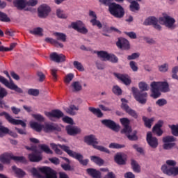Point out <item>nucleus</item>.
<instances>
[{"label":"nucleus","mask_w":178,"mask_h":178,"mask_svg":"<svg viewBox=\"0 0 178 178\" xmlns=\"http://www.w3.org/2000/svg\"><path fill=\"white\" fill-rule=\"evenodd\" d=\"M51 147L54 149L56 154H58V155H62V150L59 149L61 148V149L66 152L69 156L74 158V159H76L82 166H87V165H88V162H90L88 159H83L84 156L83 154L71 150L70 147L65 145H56L55 143H51ZM58 147H59V148H58Z\"/></svg>","instance_id":"f257e3e1"},{"label":"nucleus","mask_w":178,"mask_h":178,"mask_svg":"<svg viewBox=\"0 0 178 178\" xmlns=\"http://www.w3.org/2000/svg\"><path fill=\"white\" fill-rule=\"evenodd\" d=\"M120 121L124 127L121 131L122 134H125L130 141H137V140H138V136H137V131H133L131 127H130V120L127 118H121Z\"/></svg>","instance_id":"f03ea898"},{"label":"nucleus","mask_w":178,"mask_h":178,"mask_svg":"<svg viewBox=\"0 0 178 178\" xmlns=\"http://www.w3.org/2000/svg\"><path fill=\"white\" fill-rule=\"evenodd\" d=\"M39 170L42 173H44V176L41 175L40 172H38V170L35 168H33L31 170V173L33 175V176H35V177H39V178H58L56 176V172L55 170H52L50 167H42L39 168Z\"/></svg>","instance_id":"7ed1b4c3"},{"label":"nucleus","mask_w":178,"mask_h":178,"mask_svg":"<svg viewBox=\"0 0 178 178\" xmlns=\"http://www.w3.org/2000/svg\"><path fill=\"white\" fill-rule=\"evenodd\" d=\"M83 140L86 144L88 145H92L95 149H98V151H101V152H106V154H111V151L108 148L98 145V139L95 135L90 134L89 136H86Z\"/></svg>","instance_id":"20e7f679"},{"label":"nucleus","mask_w":178,"mask_h":178,"mask_svg":"<svg viewBox=\"0 0 178 178\" xmlns=\"http://www.w3.org/2000/svg\"><path fill=\"white\" fill-rule=\"evenodd\" d=\"M108 12L117 19H122L124 16V8L116 3H111L108 5Z\"/></svg>","instance_id":"39448f33"},{"label":"nucleus","mask_w":178,"mask_h":178,"mask_svg":"<svg viewBox=\"0 0 178 178\" xmlns=\"http://www.w3.org/2000/svg\"><path fill=\"white\" fill-rule=\"evenodd\" d=\"M95 54H97L98 58L106 62V60H109L112 63H118L119 62V58L114 54H109L108 51H96Z\"/></svg>","instance_id":"423d86ee"},{"label":"nucleus","mask_w":178,"mask_h":178,"mask_svg":"<svg viewBox=\"0 0 178 178\" xmlns=\"http://www.w3.org/2000/svg\"><path fill=\"white\" fill-rule=\"evenodd\" d=\"M131 91L136 101L139 102V104H142V105L147 104V97H148L147 92L138 91V89H137L136 87H132Z\"/></svg>","instance_id":"0eeeda50"},{"label":"nucleus","mask_w":178,"mask_h":178,"mask_svg":"<svg viewBox=\"0 0 178 178\" xmlns=\"http://www.w3.org/2000/svg\"><path fill=\"white\" fill-rule=\"evenodd\" d=\"M121 108L122 111H124L126 113H128L129 116H131V118H134V119H138V113H137V111L132 109L129 106V101L124 98L121 99Z\"/></svg>","instance_id":"6e6552de"},{"label":"nucleus","mask_w":178,"mask_h":178,"mask_svg":"<svg viewBox=\"0 0 178 178\" xmlns=\"http://www.w3.org/2000/svg\"><path fill=\"white\" fill-rule=\"evenodd\" d=\"M2 116H4L6 120L10 123L11 124H13L14 126H18L19 124H20L22 127H24V129H26V127L27 126L26 122H24L23 120L13 118L12 116L6 111L0 113V117Z\"/></svg>","instance_id":"1a4fd4ad"},{"label":"nucleus","mask_w":178,"mask_h":178,"mask_svg":"<svg viewBox=\"0 0 178 178\" xmlns=\"http://www.w3.org/2000/svg\"><path fill=\"white\" fill-rule=\"evenodd\" d=\"M0 83L1 84H3L5 86L7 87V88H9V90H13V91H15V92H17L18 94H23V89L19 88L17 85L15 84V83L12 81L9 82L6 78L0 75Z\"/></svg>","instance_id":"9d476101"},{"label":"nucleus","mask_w":178,"mask_h":178,"mask_svg":"<svg viewBox=\"0 0 178 178\" xmlns=\"http://www.w3.org/2000/svg\"><path fill=\"white\" fill-rule=\"evenodd\" d=\"M44 133H52L53 131H62V128L54 122H45L43 125Z\"/></svg>","instance_id":"9b49d317"},{"label":"nucleus","mask_w":178,"mask_h":178,"mask_svg":"<svg viewBox=\"0 0 178 178\" xmlns=\"http://www.w3.org/2000/svg\"><path fill=\"white\" fill-rule=\"evenodd\" d=\"M146 141L148 145L155 149V148H158V145H159V142L158 141V138L152 136V132L149 131L147 133Z\"/></svg>","instance_id":"f8f14e48"},{"label":"nucleus","mask_w":178,"mask_h":178,"mask_svg":"<svg viewBox=\"0 0 178 178\" xmlns=\"http://www.w3.org/2000/svg\"><path fill=\"white\" fill-rule=\"evenodd\" d=\"M159 22L161 24H164L165 27L172 29V27H173V24L176 23V20H175L174 18L170 17L169 15H165L159 18Z\"/></svg>","instance_id":"ddd939ff"},{"label":"nucleus","mask_w":178,"mask_h":178,"mask_svg":"<svg viewBox=\"0 0 178 178\" xmlns=\"http://www.w3.org/2000/svg\"><path fill=\"white\" fill-rule=\"evenodd\" d=\"M51 8L47 4H42L38 8V16L41 19H45L49 15Z\"/></svg>","instance_id":"4468645a"},{"label":"nucleus","mask_w":178,"mask_h":178,"mask_svg":"<svg viewBox=\"0 0 178 178\" xmlns=\"http://www.w3.org/2000/svg\"><path fill=\"white\" fill-rule=\"evenodd\" d=\"M161 170L163 173L168 176H177L178 175V167H170L168 168V165L165 164L162 165Z\"/></svg>","instance_id":"2eb2a0df"},{"label":"nucleus","mask_w":178,"mask_h":178,"mask_svg":"<svg viewBox=\"0 0 178 178\" xmlns=\"http://www.w3.org/2000/svg\"><path fill=\"white\" fill-rule=\"evenodd\" d=\"M102 123L104 126H106V127L111 129V130H113V131H119V129H120V127L116 124V122L112 120H102Z\"/></svg>","instance_id":"dca6fc26"},{"label":"nucleus","mask_w":178,"mask_h":178,"mask_svg":"<svg viewBox=\"0 0 178 178\" xmlns=\"http://www.w3.org/2000/svg\"><path fill=\"white\" fill-rule=\"evenodd\" d=\"M44 115L52 120V118H56V119H60V118H63L65 114L59 109L52 110L51 112H45Z\"/></svg>","instance_id":"f3484780"},{"label":"nucleus","mask_w":178,"mask_h":178,"mask_svg":"<svg viewBox=\"0 0 178 178\" xmlns=\"http://www.w3.org/2000/svg\"><path fill=\"white\" fill-rule=\"evenodd\" d=\"M114 76L120 80L125 86H130L131 84V79L130 76L127 74L114 73Z\"/></svg>","instance_id":"a211bd4d"},{"label":"nucleus","mask_w":178,"mask_h":178,"mask_svg":"<svg viewBox=\"0 0 178 178\" xmlns=\"http://www.w3.org/2000/svg\"><path fill=\"white\" fill-rule=\"evenodd\" d=\"M81 24H83V22L78 21L76 22H72L71 26L72 29L78 31V33H81V34H87V33H88V29L84 26L80 28L79 26H81Z\"/></svg>","instance_id":"6ab92c4d"},{"label":"nucleus","mask_w":178,"mask_h":178,"mask_svg":"<svg viewBox=\"0 0 178 178\" xmlns=\"http://www.w3.org/2000/svg\"><path fill=\"white\" fill-rule=\"evenodd\" d=\"M150 87L152 92L150 97H152V98H154V99H156L157 98H159L161 95H162V94L160 92V90L156 87V82H152V83L150 84Z\"/></svg>","instance_id":"aec40b11"},{"label":"nucleus","mask_w":178,"mask_h":178,"mask_svg":"<svg viewBox=\"0 0 178 178\" xmlns=\"http://www.w3.org/2000/svg\"><path fill=\"white\" fill-rule=\"evenodd\" d=\"M65 129L69 136H77L81 133V129L76 126L67 125Z\"/></svg>","instance_id":"412c9836"},{"label":"nucleus","mask_w":178,"mask_h":178,"mask_svg":"<svg viewBox=\"0 0 178 178\" xmlns=\"http://www.w3.org/2000/svg\"><path fill=\"white\" fill-rule=\"evenodd\" d=\"M28 158L30 162H41L42 161V155H41V152H32L28 155Z\"/></svg>","instance_id":"4be33fe9"},{"label":"nucleus","mask_w":178,"mask_h":178,"mask_svg":"<svg viewBox=\"0 0 178 178\" xmlns=\"http://www.w3.org/2000/svg\"><path fill=\"white\" fill-rule=\"evenodd\" d=\"M163 126V121L159 120L158 122L152 128V132L161 137L163 134V131L161 129Z\"/></svg>","instance_id":"5701e85b"},{"label":"nucleus","mask_w":178,"mask_h":178,"mask_svg":"<svg viewBox=\"0 0 178 178\" xmlns=\"http://www.w3.org/2000/svg\"><path fill=\"white\" fill-rule=\"evenodd\" d=\"M116 45L121 49H130V43L129 42V40L124 38L119 39L116 43Z\"/></svg>","instance_id":"b1692460"},{"label":"nucleus","mask_w":178,"mask_h":178,"mask_svg":"<svg viewBox=\"0 0 178 178\" xmlns=\"http://www.w3.org/2000/svg\"><path fill=\"white\" fill-rule=\"evenodd\" d=\"M50 59L53 62H56V63H60V62H65L66 60V56L63 54H58V53H53L50 55Z\"/></svg>","instance_id":"393cba45"},{"label":"nucleus","mask_w":178,"mask_h":178,"mask_svg":"<svg viewBox=\"0 0 178 178\" xmlns=\"http://www.w3.org/2000/svg\"><path fill=\"white\" fill-rule=\"evenodd\" d=\"M156 87L161 91V92H169V83L167 81L156 82Z\"/></svg>","instance_id":"a878e982"},{"label":"nucleus","mask_w":178,"mask_h":178,"mask_svg":"<svg viewBox=\"0 0 178 178\" xmlns=\"http://www.w3.org/2000/svg\"><path fill=\"white\" fill-rule=\"evenodd\" d=\"M87 174L92 178H101L102 174L99 170H97L95 168H87Z\"/></svg>","instance_id":"bb28decb"},{"label":"nucleus","mask_w":178,"mask_h":178,"mask_svg":"<svg viewBox=\"0 0 178 178\" xmlns=\"http://www.w3.org/2000/svg\"><path fill=\"white\" fill-rule=\"evenodd\" d=\"M89 16L94 17V19L90 20V23L92 24V26H97L98 29H102V24H101V22L99 20H97V14H95V12L90 11Z\"/></svg>","instance_id":"cd10ccee"},{"label":"nucleus","mask_w":178,"mask_h":178,"mask_svg":"<svg viewBox=\"0 0 178 178\" xmlns=\"http://www.w3.org/2000/svg\"><path fill=\"white\" fill-rule=\"evenodd\" d=\"M90 161L97 165V166H104L105 161L98 156H90Z\"/></svg>","instance_id":"c85d7f7f"},{"label":"nucleus","mask_w":178,"mask_h":178,"mask_svg":"<svg viewBox=\"0 0 178 178\" xmlns=\"http://www.w3.org/2000/svg\"><path fill=\"white\" fill-rule=\"evenodd\" d=\"M13 3L14 6L17 8L19 10H23V9H24V8L26 6V0H15Z\"/></svg>","instance_id":"c756f323"},{"label":"nucleus","mask_w":178,"mask_h":178,"mask_svg":"<svg viewBox=\"0 0 178 178\" xmlns=\"http://www.w3.org/2000/svg\"><path fill=\"white\" fill-rule=\"evenodd\" d=\"M114 161L118 165H126V159L123 158L120 153L117 154L114 156Z\"/></svg>","instance_id":"7c9ffc66"},{"label":"nucleus","mask_w":178,"mask_h":178,"mask_svg":"<svg viewBox=\"0 0 178 178\" xmlns=\"http://www.w3.org/2000/svg\"><path fill=\"white\" fill-rule=\"evenodd\" d=\"M12 169L14 173L17 175V177L23 178L24 177V176H26V172L23 171V170H22L21 168H17L16 165H13L12 167Z\"/></svg>","instance_id":"2f4dec72"},{"label":"nucleus","mask_w":178,"mask_h":178,"mask_svg":"<svg viewBox=\"0 0 178 178\" xmlns=\"http://www.w3.org/2000/svg\"><path fill=\"white\" fill-rule=\"evenodd\" d=\"M158 23V19L155 17H150L147 18L144 22V26H154Z\"/></svg>","instance_id":"473e14b6"},{"label":"nucleus","mask_w":178,"mask_h":178,"mask_svg":"<svg viewBox=\"0 0 178 178\" xmlns=\"http://www.w3.org/2000/svg\"><path fill=\"white\" fill-rule=\"evenodd\" d=\"M44 40L46 42H49V44H52L54 47H56V48H63V44L58 42L56 40L51 38H46Z\"/></svg>","instance_id":"72a5a7b5"},{"label":"nucleus","mask_w":178,"mask_h":178,"mask_svg":"<svg viewBox=\"0 0 178 178\" xmlns=\"http://www.w3.org/2000/svg\"><path fill=\"white\" fill-rule=\"evenodd\" d=\"M30 126L33 130H35V131H37L38 133H41L42 129H44V125L35 122H31Z\"/></svg>","instance_id":"f704fd0d"},{"label":"nucleus","mask_w":178,"mask_h":178,"mask_svg":"<svg viewBox=\"0 0 178 178\" xmlns=\"http://www.w3.org/2000/svg\"><path fill=\"white\" fill-rule=\"evenodd\" d=\"M10 156L12 154L8 153H4L0 156V162L2 163H10Z\"/></svg>","instance_id":"c9c22d12"},{"label":"nucleus","mask_w":178,"mask_h":178,"mask_svg":"<svg viewBox=\"0 0 178 178\" xmlns=\"http://www.w3.org/2000/svg\"><path fill=\"white\" fill-rule=\"evenodd\" d=\"M129 10L131 12H134V13H137L138 10H140V3L136 1H132L129 6Z\"/></svg>","instance_id":"e433bc0d"},{"label":"nucleus","mask_w":178,"mask_h":178,"mask_svg":"<svg viewBox=\"0 0 178 178\" xmlns=\"http://www.w3.org/2000/svg\"><path fill=\"white\" fill-rule=\"evenodd\" d=\"M54 35L56 37L57 41H62V42H66V34L60 32L54 33Z\"/></svg>","instance_id":"4c0bfd02"},{"label":"nucleus","mask_w":178,"mask_h":178,"mask_svg":"<svg viewBox=\"0 0 178 178\" xmlns=\"http://www.w3.org/2000/svg\"><path fill=\"white\" fill-rule=\"evenodd\" d=\"M71 87L72 88L73 92H79V91H81L83 89V86H81V83L79 81H74L72 83Z\"/></svg>","instance_id":"58836bf2"},{"label":"nucleus","mask_w":178,"mask_h":178,"mask_svg":"<svg viewBox=\"0 0 178 178\" xmlns=\"http://www.w3.org/2000/svg\"><path fill=\"white\" fill-rule=\"evenodd\" d=\"M88 111L93 113L95 116L97 118H102L104 116V113H102V111H101V109L99 108H95L94 107H89Z\"/></svg>","instance_id":"ea45409f"},{"label":"nucleus","mask_w":178,"mask_h":178,"mask_svg":"<svg viewBox=\"0 0 178 178\" xmlns=\"http://www.w3.org/2000/svg\"><path fill=\"white\" fill-rule=\"evenodd\" d=\"M143 120L145 123V127H147V129H151L152 126V123H154L155 118H148L147 117H143Z\"/></svg>","instance_id":"a19ab883"},{"label":"nucleus","mask_w":178,"mask_h":178,"mask_svg":"<svg viewBox=\"0 0 178 178\" xmlns=\"http://www.w3.org/2000/svg\"><path fill=\"white\" fill-rule=\"evenodd\" d=\"M131 165L134 172H136V173H140L141 172V168H140V165H138V163L136 160H131Z\"/></svg>","instance_id":"79ce46f5"},{"label":"nucleus","mask_w":178,"mask_h":178,"mask_svg":"<svg viewBox=\"0 0 178 178\" xmlns=\"http://www.w3.org/2000/svg\"><path fill=\"white\" fill-rule=\"evenodd\" d=\"M10 159H13V161H15V162H20L21 163H27V159H26V157L21 156H10Z\"/></svg>","instance_id":"37998d69"},{"label":"nucleus","mask_w":178,"mask_h":178,"mask_svg":"<svg viewBox=\"0 0 178 178\" xmlns=\"http://www.w3.org/2000/svg\"><path fill=\"white\" fill-rule=\"evenodd\" d=\"M74 111H79V108L73 104L70 105L68 108H66V112L69 115H76V112H74Z\"/></svg>","instance_id":"c03bdc74"},{"label":"nucleus","mask_w":178,"mask_h":178,"mask_svg":"<svg viewBox=\"0 0 178 178\" xmlns=\"http://www.w3.org/2000/svg\"><path fill=\"white\" fill-rule=\"evenodd\" d=\"M39 147L40 149H42V151L45 152V154H54V152H52V150H51L49 147L45 144L40 145Z\"/></svg>","instance_id":"a18cd8bd"},{"label":"nucleus","mask_w":178,"mask_h":178,"mask_svg":"<svg viewBox=\"0 0 178 178\" xmlns=\"http://www.w3.org/2000/svg\"><path fill=\"white\" fill-rule=\"evenodd\" d=\"M42 28L38 27L35 28L33 31H30V33L33 34V35L42 36Z\"/></svg>","instance_id":"49530a36"},{"label":"nucleus","mask_w":178,"mask_h":178,"mask_svg":"<svg viewBox=\"0 0 178 178\" xmlns=\"http://www.w3.org/2000/svg\"><path fill=\"white\" fill-rule=\"evenodd\" d=\"M158 67H159V72H161V73H166V72L169 70V64L164 63L161 65H159Z\"/></svg>","instance_id":"de8ad7c7"},{"label":"nucleus","mask_w":178,"mask_h":178,"mask_svg":"<svg viewBox=\"0 0 178 178\" xmlns=\"http://www.w3.org/2000/svg\"><path fill=\"white\" fill-rule=\"evenodd\" d=\"M56 13L57 17H58L59 19H67V15L65 14V13H63V10L60 9H57Z\"/></svg>","instance_id":"09e8293b"},{"label":"nucleus","mask_w":178,"mask_h":178,"mask_svg":"<svg viewBox=\"0 0 178 178\" xmlns=\"http://www.w3.org/2000/svg\"><path fill=\"white\" fill-rule=\"evenodd\" d=\"M9 133V129L8 127H5L3 126H0V137H5L6 134Z\"/></svg>","instance_id":"8fccbe9b"},{"label":"nucleus","mask_w":178,"mask_h":178,"mask_svg":"<svg viewBox=\"0 0 178 178\" xmlns=\"http://www.w3.org/2000/svg\"><path fill=\"white\" fill-rule=\"evenodd\" d=\"M73 65L74 66L75 69H77L79 72H84V67H83V65L79 61H74Z\"/></svg>","instance_id":"3c124183"},{"label":"nucleus","mask_w":178,"mask_h":178,"mask_svg":"<svg viewBox=\"0 0 178 178\" xmlns=\"http://www.w3.org/2000/svg\"><path fill=\"white\" fill-rule=\"evenodd\" d=\"M109 148H112L113 149H120V148H124V145H120L119 143H112L109 145Z\"/></svg>","instance_id":"603ef678"},{"label":"nucleus","mask_w":178,"mask_h":178,"mask_svg":"<svg viewBox=\"0 0 178 178\" xmlns=\"http://www.w3.org/2000/svg\"><path fill=\"white\" fill-rule=\"evenodd\" d=\"M112 91L115 95H122V88H120V87L118 86H113Z\"/></svg>","instance_id":"864d4df0"},{"label":"nucleus","mask_w":178,"mask_h":178,"mask_svg":"<svg viewBox=\"0 0 178 178\" xmlns=\"http://www.w3.org/2000/svg\"><path fill=\"white\" fill-rule=\"evenodd\" d=\"M28 94L33 97H38V95H40V90H38V89L31 88L28 90Z\"/></svg>","instance_id":"5fc2aeb1"},{"label":"nucleus","mask_w":178,"mask_h":178,"mask_svg":"<svg viewBox=\"0 0 178 178\" xmlns=\"http://www.w3.org/2000/svg\"><path fill=\"white\" fill-rule=\"evenodd\" d=\"M138 87L142 92L143 91H148L149 90L148 85L145 82H140L138 84Z\"/></svg>","instance_id":"6e6d98bb"},{"label":"nucleus","mask_w":178,"mask_h":178,"mask_svg":"<svg viewBox=\"0 0 178 178\" xmlns=\"http://www.w3.org/2000/svg\"><path fill=\"white\" fill-rule=\"evenodd\" d=\"M0 22H10V19L8 17V15L0 11Z\"/></svg>","instance_id":"4d7b16f0"},{"label":"nucleus","mask_w":178,"mask_h":178,"mask_svg":"<svg viewBox=\"0 0 178 178\" xmlns=\"http://www.w3.org/2000/svg\"><path fill=\"white\" fill-rule=\"evenodd\" d=\"M5 97H8V90L0 86V99H3Z\"/></svg>","instance_id":"13d9d810"},{"label":"nucleus","mask_w":178,"mask_h":178,"mask_svg":"<svg viewBox=\"0 0 178 178\" xmlns=\"http://www.w3.org/2000/svg\"><path fill=\"white\" fill-rule=\"evenodd\" d=\"M163 141L164 143H175V141H176V138L174 136H168L163 138Z\"/></svg>","instance_id":"bf43d9fd"},{"label":"nucleus","mask_w":178,"mask_h":178,"mask_svg":"<svg viewBox=\"0 0 178 178\" xmlns=\"http://www.w3.org/2000/svg\"><path fill=\"white\" fill-rule=\"evenodd\" d=\"M32 116L38 122H44L45 121V118L41 114H33Z\"/></svg>","instance_id":"052dcab7"},{"label":"nucleus","mask_w":178,"mask_h":178,"mask_svg":"<svg viewBox=\"0 0 178 178\" xmlns=\"http://www.w3.org/2000/svg\"><path fill=\"white\" fill-rule=\"evenodd\" d=\"M166 104H168V101L165 99H159L156 102V105L159 106H164Z\"/></svg>","instance_id":"680f3d73"},{"label":"nucleus","mask_w":178,"mask_h":178,"mask_svg":"<svg viewBox=\"0 0 178 178\" xmlns=\"http://www.w3.org/2000/svg\"><path fill=\"white\" fill-rule=\"evenodd\" d=\"M63 122H64V123H67L68 124H74L73 118H72L69 116H65V117L63 118Z\"/></svg>","instance_id":"e2e57ef3"},{"label":"nucleus","mask_w":178,"mask_h":178,"mask_svg":"<svg viewBox=\"0 0 178 178\" xmlns=\"http://www.w3.org/2000/svg\"><path fill=\"white\" fill-rule=\"evenodd\" d=\"M74 78V75L73 74H68L65 78V83L69 84V83H70Z\"/></svg>","instance_id":"0e129e2a"},{"label":"nucleus","mask_w":178,"mask_h":178,"mask_svg":"<svg viewBox=\"0 0 178 178\" xmlns=\"http://www.w3.org/2000/svg\"><path fill=\"white\" fill-rule=\"evenodd\" d=\"M172 134L175 136V137H178V127L176 125L171 126Z\"/></svg>","instance_id":"69168bd1"},{"label":"nucleus","mask_w":178,"mask_h":178,"mask_svg":"<svg viewBox=\"0 0 178 178\" xmlns=\"http://www.w3.org/2000/svg\"><path fill=\"white\" fill-rule=\"evenodd\" d=\"M129 66L133 72H137L138 70V67H137V64L134 61H130Z\"/></svg>","instance_id":"338daca9"},{"label":"nucleus","mask_w":178,"mask_h":178,"mask_svg":"<svg viewBox=\"0 0 178 178\" xmlns=\"http://www.w3.org/2000/svg\"><path fill=\"white\" fill-rule=\"evenodd\" d=\"M175 145H176V143H165L163 147L164 149H170V148H173Z\"/></svg>","instance_id":"774afa93"}]
</instances>
